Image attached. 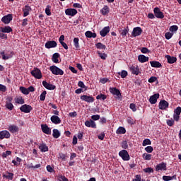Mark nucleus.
Returning <instances> with one entry per match:
<instances>
[{"instance_id":"obj_43","label":"nucleus","mask_w":181,"mask_h":181,"mask_svg":"<svg viewBox=\"0 0 181 181\" xmlns=\"http://www.w3.org/2000/svg\"><path fill=\"white\" fill-rule=\"evenodd\" d=\"M20 91H21L23 94H25V95H28V94H29V90L23 86L20 87Z\"/></svg>"},{"instance_id":"obj_30","label":"nucleus","mask_w":181,"mask_h":181,"mask_svg":"<svg viewBox=\"0 0 181 181\" xmlns=\"http://www.w3.org/2000/svg\"><path fill=\"white\" fill-rule=\"evenodd\" d=\"M85 36L86 37H89L90 39H91V37H93V39H95V37H97V33H93L91 31H86L85 33Z\"/></svg>"},{"instance_id":"obj_44","label":"nucleus","mask_w":181,"mask_h":181,"mask_svg":"<svg viewBox=\"0 0 181 181\" xmlns=\"http://www.w3.org/2000/svg\"><path fill=\"white\" fill-rule=\"evenodd\" d=\"M142 145L144 146H146V145H152V141H151V139H145L143 141Z\"/></svg>"},{"instance_id":"obj_16","label":"nucleus","mask_w":181,"mask_h":181,"mask_svg":"<svg viewBox=\"0 0 181 181\" xmlns=\"http://www.w3.org/2000/svg\"><path fill=\"white\" fill-rule=\"evenodd\" d=\"M159 97H160L159 93H156L150 96V98L148 100L150 104H155L156 103H158V98H159Z\"/></svg>"},{"instance_id":"obj_7","label":"nucleus","mask_w":181,"mask_h":181,"mask_svg":"<svg viewBox=\"0 0 181 181\" xmlns=\"http://www.w3.org/2000/svg\"><path fill=\"white\" fill-rule=\"evenodd\" d=\"M20 110L21 112H25V114H29L32 111V106L27 104L23 105L20 107Z\"/></svg>"},{"instance_id":"obj_33","label":"nucleus","mask_w":181,"mask_h":181,"mask_svg":"<svg viewBox=\"0 0 181 181\" xmlns=\"http://www.w3.org/2000/svg\"><path fill=\"white\" fill-rule=\"evenodd\" d=\"M176 179H177L176 175H174L173 176H166V175L163 176V180L164 181L176 180Z\"/></svg>"},{"instance_id":"obj_39","label":"nucleus","mask_w":181,"mask_h":181,"mask_svg":"<svg viewBox=\"0 0 181 181\" xmlns=\"http://www.w3.org/2000/svg\"><path fill=\"white\" fill-rule=\"evenodd\" d=\"M78 42H79L78 37L74 38V45L76 50H78V49H80V45L78 44Z\"/></svg>"},{"instance_id":"obj_6","label":"nucleus","mask_w":181,"mask_h":181,"mask_svg":"<svg viewBox=\"0 0 181 181\" xmlns=\"http://www.w3.org/2000/svg\"><path fill=\"white\" fill-rule=\"evenodd\" d=\"M82 101H85L86 103H94L95 99L92 95H83L80 97Z\"/></svg>"},{"instance_id":"obj_35","label":"nucleus","mask_w":181,"mask_h":181,"mask_svg":"<svg viewBox=\"0 0 181 181\" xmlns=\"http://www.w3.org/2000/svg\"><path fill=\"white\" fill-rule=\"evenodd\" d=\"M116 134H127V129L124 127H119L117 130H116Z\"/></svg>"},{"instance_id":"obj_12","label":"nucleus","mask_w":181,"mask_h":181,"mask_svg":"<svg viewBox=\"0 0 181 181\" xmlns=\"http://www.w3.org/2000/svg\"><path fill=\"white\" fill-rule=\"evenodd\" d=\"M85 125L88 128H97V124H95V122H94L93 119L86 120L85 122Z\"/></svg>"},{"instance_id":"obj_47","label":"nucleus","mask_w":181,"mask_h":181,"mask_svg":"<svg viewBox=\"0 0 181 181\" xmlns=\"http://www.w3.org/2000/svg\"><path fill=\"white\" fill-rule=\"evenodd\" d=\"M50 8H52L50 5H47L45 8V13L46 15H47V16H50L52 15V11H50Z\"/></svg>"},{"instance_id":"obj_63","label":"nucleus","mask_w":181,"mask_h":181,"mask_svg":"<svg viewBox=\"0 0 181 181\" xmlns=\"http://www.w3.org/2000/svg\"><path fill=\"white\" fill-rule=\"evenodd\" d=\"M127 122L130 124V125H134V124H135V120L132 119V117H128Z\"/></svg>"},{"instance_id":"obj_34","label":"nucleus","mask_w":181,"mask_h":181,"mask_svg":"<svg viewBox=\"0 0 181 181\" xmlns=\"http://www.w3.org/2000/svg\"><path fill=\"white\" fill-rule=\"evenodd\" d=\"M59 57H60V54L57 52L54 53L52 57L53 63H59Z\"/></svg>"},{"instance_id":"obj_37","label":"nucleus","mask_w":181,"mask_h":181,"mask_svg":"<svg viewBox=\"0 0 181 181\" xmlns=\"http://www.w3.org/2000/svg\"><path fill=\"white\" fill-rule=\"evenodd\" d=\"M52 132H53L52 133L53 138H55L56 139H57V138L60 137V132H59L57 129H54Z\"/></svg>"},{"instance_id":"obj_1","label":"nucleus","mask_w":181,"mask_h":181,"mask_svg":"<svg viewBox=\"0 0 181 181\" xmlns=\"http://www.w3.org/2000/svg\"><path fill=\"white\" fill-rule=\"evenodd\" d=\"M49 70L52 74H54L55 76H63L64 74V71L56 65L51 66Z\"/></svg>"},{"instance_id":"obj_60","label":"nucleus","mask_w":181,"mask_h":181,"mask_svg":"<svg viewBox=\"0 0 181 181\" xmlns=\"http://www.w3.org/2000/svg\"><path fill=\"white\" fill-rule=\"evenodd\" d=\"M92 121H98L100 119V115H94L91 116Z\"/></svg>"},{"instance_id":"obj_11","label":"nucleus","mask_w":181,"mask_h":181,"mask_svg":"<svg viewBox=\"0 0 181 181\" xmlns=\"http://www.w3.org/2000/svg\"><path fill=\"white\" fill-rule=\"evenodd\" d=\"M158 107L160 110H166V108H169V103L165 100H162L160 101Z\"/></svg>"},{"instance_id":"obj_20","label":"nucleus","mask_w":181,"mask_h":181,"mask_svg":"<svg viewBox=\"0 0 181 181\" xmlns=\"http://www.w3.org/2000/svg\"><path fill=\"white\" fill-rule=\"evenodd\" d=\"M108 33H110V26H106L100 31V35L102 37H105V35H108Z\"/></svg>"},{"instance_id":"obj_31","label":"nucleus","mask_w":181,"mask_h":181,"mask_svg":"<svg viewBox=\"0 0 181 181\" xmlns=\"http://www.w3.org/2000/svg\"><path fill=\"white\" fill-rule=\"evenodd\" d=\"M102 15H108L110 13V7L108 6H104L103 8L100 10Z\"/></svg>"},{"instance_id":"obj_42","label":"nucleus","mask_w":181,"mask_h":181,"mask_svg":"<svg viewBox=\"0 0 181 181\" xmlns=\"http://www.w3.org/2000/svg\"><path fill=\"white\" fill-rule=\"evenodd\" d=\"M143 159L145 160H151V159H152V155L144 153L143 154Z\"/></svg>"},{"instance_id":"obj_54","label":"nucleus","mask_w":181,"mask_h":181,"mask_svg":"<svg viewBox=\"0 0 181 181\" xmlns=\"http://www.w3.org/2000/svg\"><path fill=\"white\" fill-rule=\"evenodd\" d=\"M5 106L6 108H7V110H9L10 111H12L13 110V104L12 103H6Z\"/></svg>"},{"instance_id":"obj_29","label":"nucleus","mask_w":181,"mask_h":181,"mask_svg":"<svg viewBox=\"0 0 181 181\" xmlns=\"http://www.w3.org/2000/svg\"><path fill=\"white\" fill-rule=\"evenodd\" d=\"M167 60H168V63H169V64H173V63H176V61L177 60V59L175 57H170V55H166L165 56Z\"/></svg>"},{"instance_id":"obj_40","label":"nucleus","mask_w":181,"mask_h":181,"mask_svg":"<svg viewBox=\"0 0 181 181\" xmlns=\"http://www.w3.org/2000/svg\"><path fill=\"white\" fill-rule=\"evenodd\" d=\"M15 103L16 104H25V100L20 96L17 98H15Z\"/></svg>"},{"instance_id":"obj_46","label":"nucleus","mask_w":181,"mask_h":181,"mask_svg":"<svg viewBox=\"0 0 181 181\" xmlns=\"http://www.w3.org/2000/svg\"><path fill=\"white\" fill-rule=\"evenodd\" d=\"M121 146H122V149H124V150L128 149V141L127 140L123 141L121 143Z\"/></svg>"},{"instance_id":"obj_52","label":"nucleus","mask_w":181,"mask_h":181,"mask_svg":"<svg viewBox=\"0 0 181 181\" xmlns=\"http://www.w3.org/2000/svg\"><path fill=\"white\" fill-rule=\"evenodd\" d=\"M144 149L146 152H148V153H152V152H153V147H152L151 146H148Z\"/></svg>"},{"instance_id":"obj_10","label":"nucleus","mask_w":181,"mask_h":181,"mask_svg":"<svg viewBox=\"0 0 181 181\" xmlns=\"http://www.w3.org/2000/svg\"><path fill=\"white\" fill-rule=\"evenodd\" d=\"M110 91L113 95H117V98H121L122 95H121V91H119L117 88H110Z\"/></svg>"},{"instance_id":"obj_55","label":"nucleus","mask_w":181,"mask_h":181,"mask_svg":"<svg viewBox=\"0 0 181 181\" xmlns=\"http://www.w3.org/2000/svg\"><path fill=\"white\" fill-rule=\"evenodd\" d=\"M173 36V33H166L165 34V39H167V40H169V39H172V37Z\"/></svg>"},{"instance_id":"obj_57","label":"nucleus","mask_w":181,"mask_h":181,"mask_svg":"<svg viewBox=\"0 0 181 181\" xmlns=\"http://www.w3.org/2000/svg\"><path fill=\"white\" fill-rule=\"evenodd\" d=\"M141 53L146 54V53H151V51L147 47H142L141 49Z\"/></svg>"},{"instance_id":"obj_50","label":"nucleus","mask_w":181,"mask_h":181,"mask_svg":"<svg viewBox=\"0 0 181 181\" xmlns=\"http://www.w3.org/2000/svg\"><path fill=\"white\" fill-rule=\"evenodd\" d=\"M179 29V27H177V25H173L171 27H170V32H172V33H175V32H177V30Z\"/></svg>"},{"instance_id":"obj_45","label":"nucleus","mask_w":181,"mask_h":181,"mask_svg":"<svg viewBox=\"0 0 181 181\" xmlns=\"http://www.w3.org/2000/svg\"><path fill=\"white\" fill-rule=\"evenodd\" d=\"M10 155H12V151H6L4 153H2L1 156L3 158H8Z\"/></svg>"},{"instance_id":"obj_61","label":"nucleus","mask_w":181,"mask_h":181,"mask_svg":"<svg viewBox=\"0 0 181 181\" xmlns=\"http://www.w3.org/2000/svg\"><path fill=\"white\" fill-rule=\"evenodd\" d=\"M129 108H130V110H132L133 112H135V111H136V106L134 103L130 104Z\"/></svg>"},{"instance_id":"obj_18","label":"nucleus","mask_w":181,"mask_h":181,"mask_svg":"<svg viewBox=\"0 0 181 181\" xmlns=\"http://www.w3.org/2000/svg\"><path fill=\"white\" fill-rule=\"evenodd\" d=\"M168 168L166 167V163L162 162L161 163H159L156 167V172H159V170H167Z\"/></svg>"},{"instance_id":"obj_48","label":"nucleus","mask_w":181,"mask_h":181,"mask_svg":"<svg viewBox=\"0 0 181 181\" xmlns=\"http://www.w3.org/2000/svg\"><path fill=\"white\" fill-rule=\"evenodd\" d=\"M46 94H47V92L46 90H44L41 95H40V101H45L46 100Z\"/></svg>"},{"instance_id":"obj_28","label":"nucleus","mask_w":181,"mask_h":181,"mask_svg":"<svg viewBox=\"0 0 181 181\" xmlns=\"http://www.w3.org/2000/svg\"><path fill=\"white\" fill-rule=\"evenodd\" d=\"M150 64H151V67H154L156 69H159V68L162 67V64H160V62H159L158 61H151Z\"/></svg>"},{"instance_id":"obj_56","label":"nucleus","mask_w":181,"mask_h":181,"mask_svg":"<svg viewBox=\"0 0 181 181\" xmlns=\"http://www.w3.org/2000/svg\"><path fill=\"white\" fill-rule=\"evenodd\" d=\"M98 54L99 55V57L102 59V60H105L107 59V54L105 53H101V52H98Z\"/></svg>"},{"instance_id":"obj_23","label":"nucleus","mask_w":181,"mask_h":181,"mask_svg":"<svg viewBox=\"0 0 181 181\" xmlns=\"http://www.w3.org/2000/svg\"><path fill=\"white\" fill-rule=\"evenodd\" d=\"M13 30L11 26L0 27V32H2V33H11Z\"/></svg>"},{"instance_id":"obj_38","label":"nucleus","mask_w":181,"mask_h":181,"mask_svg":"<svg viewBox=\"0 0 181 181\" xmlns=\"http://www.w3.org/2000/svg\"><path fill=\"white\" fill-rule=\"evenodd\" d=\"M95 46L97 49H101L102 50H105V49H107V47L105 46V45H103L101 42L96 43Z\"/></svg>"},{"instance_id":"obj_59","label":"nucleus","mask_w":181,"mask_h":181,"mask_svg":"<svg viewBox=\"0 0 181 181\" xmlns=\"http://www.w3.org/2000/svg\"><path fill=\"white\" fill-rule=\"evenodd\" d=\"M59 159H62V160L66 161V154L63 153H59Z\"/></svg>"},{"instance_id":"obj_2","label":"nucleus","mask_w":181,"mask_h":181,"mask_svg":"<svg viewBox=\"0 0 181 181\" xmlns=\"http://www.w3.org/2000/svg\"><path fill=\"white\" fill-rule=\"evenodd\" d=\"M31 76L37 78V80H40L42 78V71L39 69V68H34L33 71H31Z\"/></svg>"},{"instance_id":"obj_51","label":"nucleus","mask_w":181,"mask_h":181,"mask_svg":"<svg viewBox=\"0 0 181 181\" xmlns=\"http://www.w3.org/2000/svg\"><path fill=\"white\" fill-rule=\"evenodd\" d=\"M143 170L145 173H153V168L151 167L144 168Z\"/></svg>"},{"instance_id":"obj_9","label":"nucleus","mask_w":181,"mask_h":181,"mask_svg":"<svg viewBox=\"0 0 181 181\" xmlns=\"http://www.w3.org/2000/svg\"><path fill=\"white\" fill-rule=\"evenodd\" d=\"M12 21V14H8L6 16H4L1 18V22L4 23L5 25H8V23H11V21Z\"/></svg>"},{"instance_id":"obj_19","label":"nucleus","mask_w":181,"mask_h":181,"mask_svg":"<svg viewBox=\"0 0 181 181\" xmlns=\"http://www.w3.org/2000/svg\"><path fill=\"white\" fill-rule=\"evenodd\" d=\"M57 47V42L56 41H47L45 43V47L46 49H52L53 47Z\"/></svg>"},{"instance_id":"obj_21","label":"nucleus","mask_w":181,"mask_h":181,"mask_svg":"<svg viewBox=\"0 0 181 181\" xmlns=\"http://www.w3.org/2000/svg\"><path fill=\"white\" fill-rule=\"evenodd\" d=\"M8 129L11 134H16V132H19V127L15 124L10 125Z\"/></svg>"},{"instance_id":"obj_25","label":"nucleus","mask_w":181,"mask_h":181,"mask_svg":"<svg viewBox=\"0 0 181 181\" xmlns=\"http://www.w3.org/2000/svg\"><path fill=\"white\" fill-rule=\"evenodd\" d=\"M138 60L140 63H146V62H149V57L144 54H141V55H139Z\"/></svg>"},{"instance_id":"obj_17","label":"nucleus","mask_w":181,"mask_h":181,"mask_svg":"<svg viewBox=\"0 0 181 181\" xmlns=\"http://www.w3.org/2000/svg\"><path fill=\"white\" fill-rule=\"evenodd\" d=\"M41 129L44 134H46L47 135H50L52 134V130L50 129V127L47 126V124H42L41 125Z\"/></svg>"},{"instance_id":"obj_64","label":"nucleus","mask_w":181,"mask_h":181,"mask_svg":"<svg viewBox=\"0 0 181 181\" xmlns=\"http://www.w3.org/2000/svg\"><path fill=\"white\" fill-rule=\"evenodd\" d=\"M156 80H158V78H156V76H151L148 79V83H155V81H156Z\"/></svg>"},{"instance_id":"obj_3","label":"nucleus","mask_w":181,"mask_h":181,"mask_svg":"<svg viewBox=\"0 0 181 181\" xmlns=\"http://www.w3.org/2000/svg\"><path fill=\"white\" fill-rule=\"evenodd\" d=\"M0 54L3 60H9V59H12V57H13L15 52L11 51L9 54H5V51L3 50L0 52Z\"/></svg>"},{"instance_id":"obj_53","label":"nucleus","mask_w":181,"mask_h":181,"mask_svg":"<svg viewBox=\"0 0 181 181\" xmlns=\"http://www.w3.org/2000/svg\"><path fill=\"white\" fill-rule=\"evenodd\" d=\"M58 180L59 181H69V179L67 177H66V176L60 175L58 176Z\"/></svg>"},{"instance_id":"obj_5","label":"nucleus","mask_w":181,"mask_h":181,"mask_svg":"<svg viewBox=\"0 0 181 181\" xmlns=\"http://www.w3.org/2000/svg\"><path fill=\"white\" fill-rule=\"evenodd\" d=\"M154 16L156 18H158V19H163L165 18V15L163 14V12L160 11V8L158 7H155L153 9Z\"/></svg>"},{"instance_id":"obj_41","label":"nucleus","mask_w":181,"mask_h":181,"mask_svg":"<svg viewBox=\"0 0 181 181\" xmlns=\"http://www.w3.org/2000/svg\"><path fill=\"white\" fill-rule=\"evenodd\" d=\"M117 74L121 76L122 78H125L128 76V72L125 70H122L121 72H118Z\"/></svg>"},{"instance_id":"obj_36","label":"nucleus","mask_w":181,"mask_h":181,"mask_svg":"<svg viewBox=\"0 0 181 181\" xmlns=\"http://www.w3.org/2000/svg\"><path fill=\"white\" fill-rule=\"evenodd\" d=\"M13 173L7 172L6 175H3V177H5L6 179H8V180H12L13 179Z\"/></svg>"},{"instance_id":"obj_26","label":"nucleus","mask_w":181,"mask_h":181,"mask_svg":"<svg viewBox=\"0 0 181 181\" xmlns=\"http://www.w3.org/2000/svg\"><path fill=\"white\" fill-rule=\"evenodd\" d=\"M39 149L41 152H48L49 151V147L46 146V144L42 143L38 146Z\"/></svg>"},{"instance_id":"obj_4","label":"nucleus","mask_w":181,"mask_h":181,"mask_svg":"<svg viewBox=\"0 0 181 181\" xmlns=\"http://www.w3.org/2000/svg\"><path fill=\"white\" fill-rule=\"evenodd\" d=\"M119 156H120V158H122L123 160H129V159H131L129 153H128V151L127 150L120 151L119 152Z\"/></svg>"},{"instance_id":"obj_62","label":"nucleus","mask_w":181,"mask_h":181,"mask_svg":"<svg viewBox=\"0 0 181 181\" xmlns=\"http://www.w3.org/2000/svg\"><path fill=\"white\" fill-rule=\"evenodd\" d=\"M175 114L177 115H180V113H181V107L179 106L177 107L176 109H175V111H174Z\"/></svg>"},{"instance_id":"obj_27","label":"nucleus","mask_w":181,"mask_h":181,"mask_svg":"<svg viewBox=\"0 0 181 181\" xmlns=\"http://www.w3.org/2000/svg\"><path fill=\"white\" fill-rule=\"evenodd\" d=\"M32 11V8L29 6L28 5H25V8L23 9V18H26L29 15V11Z\"/></svg>"},{"instance_id":"obj_14","label":"nucleus","mask_w":181,"mask_h":181,"mask_svg":"<svg viewBox=\"0 0 181 181\" xmlns=\"http://www.w3.org/2000/svg\"><path fill=\"white\" fill-rule=\"evenodd\" d=\"M42 86H43V87L47 88V90H55V88H56V86H54L50 83H47V81H42Z\"/></svg>"},{"instance_id":"obj_58","label":"nucleus","mask_w":181,"mask_h":181,"mask_svg":"<svg viewBox=\"0 0 181 181\" xmlns=\"http://www.w3.org/2000/svg\"><path fill=\"white\" fill-rule=\"evenodd\" d=\"M167 125H168V127H173V125H175V120L168 119L167 120Z\"/></svg>"},{"instance_id":"obj_13","label":"nucleus","mask_w":181,"mask_h":181,"mask_svg":"<svg viewBox=\"0 0 181 181\" xmlns=\"http://www.w3.org/2000/svg\"><path fill=\"white\" fill-rule=\"evenodd\" d=\"M65 14L68 16H76L77 15V11L75 8H66L65 10Z\"/></svg>"},{"instance_id":"obj_24","label":"nucleus","mask_w":181,"mask_h":181,"mask_svg":"<svg viewBox=\"0 0 181 181\" xmlns=\"http://www.w3.org/2000/svg\"><path fill=\"white\" fill-rule=\"evenodd\" d=\"M129 69L132 74H135V76H138V74H139V66H132Z\"/></svg>"},{"instance_id":"obj_49","label":"nucleus","mask_w":181,"mask_h":181,"mask_svg":"<svg viewBox=\"0 0 181 181\" xmlns=\"http://www.w3.org/2000/svg\"><path fill=\"white\" fill-rule=\"evenodd\" d=\"M97 100H107V96L103 93H100L99 95H97L96 97Z\"/></svg>"},{"instance_id":"obj_22","label":"nucleus","mask_w":181,"mask_h":181,"mask_svg":"<svg viewBox=\"0 0 181 181\" xmlns=\"http://www.w3.org/2000/svg\"><path fill=\"white\" fill-rule=\"evenodd\" d=\"M51 122H52V124H55V125H57L62 122V120L58 116L52 115L51 117Z\"/></svg>"},{"instance_id":"obj_15","label":"nucleus","mask_w":181,"mask_h":181,"mask_svg":"<svg viewBox=\"0 0 181 181\" xmlns=\"http://www.w3.org/2000/svg\"><path fill=\"white\" fill-rule=\"evenodd\" d=\"M6 138V139H8V138H11V133L8 132L7 130H3L0 132V139H4Z\"/></svg>"},{"instance_id":"obj_8","label":"nucleus","mask_w":181,"mask_h":181,"mask_svg":"<svg viewBox=\"0 0 181 181\" xmlns=\"http://www.w3.org/2000/svg\"><path fill=\"white\" fill-rule=\"evenodd\" d=\"M141 35H142V28H141V27H136L133 29V31L132 32L133 37L141 36Z\"/></svg>"},{"instance_id":"obj_32","label":"nucleus","mask_w":181,"mask_h":181,"mask_svg":"<svg viewBox=\"0 0 181 181\" xmlns=\"http://www.w3.org/2000/svg\"><path fill=\"white\" fill-rule=\"evenodd\" d=\"M119 32L120 35H122V37H125V36H127V35H128V33L129 32V27L127 26L126 28L123 30H119Z\"/></svg>"}]
</instances>
